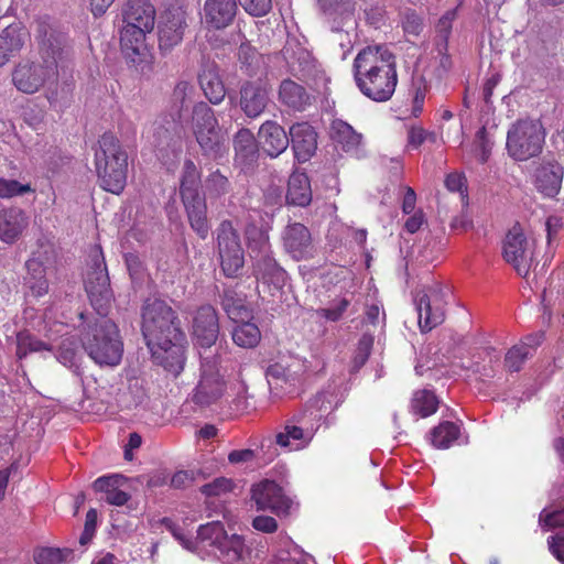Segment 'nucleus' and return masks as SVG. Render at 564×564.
<instances>
[{"label":"nucleus","mask_w":564,"mask_h":564,"mask_svg":"<svg viewBox=\"0 0 564 564\" xmlns=\"http://www.w3.org/2000/svg\"><path fill=\"white\" fill-rule=\"evenodd\" d=\"M456 19V10H449L443 14L436 24V31L441 34H447L452 31V24Z\"/></svg>","instance_id":"0e129e2a"},{"label":"nucleus","mask_w":564,"mask_h":564,"mask_svg":"<svg viewBox=\"0 0 564 564\" xmlns=\"http://www.w3.org/2000/svg\"><path fill=\"white\" fill-rule=\"evenodd\" d=\"M539 522L544 529L564 527V509L554 512H549L546 509H543L540 513Z\"/></svg>","instance_id":"4d7b16f0"},{"label":"nucleus","mask_w":564,"mask_h":564,"mask_svg":"<svg viewBox=\"0 0 564 564\" xmlns=\"http://www.w3.org/2000/svg\"><path fill=\"white\" fill-rule=\"evenodd\" d=\"M163 523L170 530L173 536L181 543V545L192 552L196 551L198 543L210 545L218 550L229 536L224 525L219 521H213L200 525L197 531V540H193L187 536L169 519H164Z\"/></svg>","instance_id":"f8f14e48"},{"label":"nucleus","mask_w":564,"mask_h":564,"mask_svg":"<svg viewBox=\"0 0 564 564\" xmlns=\"http://www.w3.org/2000/svg\"><path fill=\"white\" fill-rule=\"evenodd\" d=\"M491 147L492 143L486 137V129L481 128L475 140V155L479 162L485 163L488 160Z\"/></svg>","instance_id":"864d4df0"},{"label":"nucleus","mask_w":564,"mask_h":564,"mask_svg":"<svg viewBox=\"0 0 564 564\" xmlns=\"http://www.w3.org/2000/svg\"><path fill=\"white\" fill-rule=\"evenodd\" d=\"M229 189V182L218 171L213 172L205 181V192L209 197H218Z\"/></svg>","instance_id":"de8ad7c7"},{"label":"nucleus","mask_w":564,"mask_h":564,"mask_svg":"<svg viewBox=\"0 0 564 564\" xmlns=\"http://www.w3.org/2000/svg\"><path fill=\"white\" fill-rule=\"evenodd\" d=\"M142 333L154 360L178 375L185 361V335L172 307L159 299L148 300L142 312Z\"/></svg>","instance_id":"f257e3e1"},{"label":"nucleus","mask_w":564,"mask_h":564,"mask_svg":"<svg viewBox=\"0 0 564 564\" xmlns=\"http://www.w3.org/2000/svg\"><path fill=\"white\" fill-rule=\"evenodd\" d=\"M350 305V301L347 299H338L332 302L328 307L318 308L315 311L316 316L325 318L329 322L339 321L344 313L347 311Z\"/></svg>","instance_id":"a18cd8bd"},{"label":"nucleus","mask_w":564,"mask_h":564,"mask_svg":"<svg viewBox=\"0 0 564 564\" xmlns=\"http://www.w3.org/2000/svg\"><path fill=\"white\" fill-rule=\"evenodd\" d=\"M28 275L25 283L32 293L36 297H41L48 291V283L45 278V267L36 259L31 258L26 261Z\"/></svg>","instance_id":"58836bf2"},{"label":"nucleus","mask_w":564,"mask_h":564,"mask_svg":"<svg viewBox=\"0 0 564 564\" xmlns=\"http://www.w3.org/2000/svg\"><path fill=\"white\" fill-rule=\"evenodd\" d=\"M191 129L204 155L218 159L225 154V138L214 110L207 104L199 102L194 107Z\"/></svg>","instance_id":"423d86ee"},{"label":"nucleus","mask_w":564,"mask_h":564,"mask_svg":"<svg viewBox=\"0 0 564 564\" xmlns=\"http://www.w3.org/2000/svg\"><path fill=\"white\" fill-rule=\"evenodd\" d=\"M438 401L435 394L429 390H420L413 394L411 408L412 411L422 417H426L436 412Z\"/></svg>","instance_id":"79ce46f5"},{"label":"nucleus","mask_w":564,"mask_h":564,"mask_svg":"<svg viewBox=\"0 0 564 564\" xmlns=\"http://www.w3.org/2000/svg\"><path fill=\"white\" fill-rule=\"evenodd\" d=\"M254 458V452L252 449H236L229 453L228 460L231 464H242L251 462Z\"/></svg>","instance_id":"338daca9"},{"label":"nucleus","mask_w":564,"mask_h":564,"mask_svg":"<svg viewBox=\"0 0 564 564\" xmlns=\"http://www.w3.org/2000/svg\"><path fill=\"white\" fill-rule=\"evenodd\" d=\"M95 167L101 188L119 195L127 183L128 155L120 141L111 133H104L95 150Z\"/></svg>","instance_id":"7ed1b4c3"},{"label":"nucleus","mask_w":564,"mask_h":564,"mask_svg":"<svg viewBox=\"0 0 564 564\" xmlns=\"http://www.w3.org/2000/svg\"><path fill=\"white\" fill-rule=\"evenodd\" d=\"M330 138L346 153H354L361 144L362 137L349 123L341 119L333 120Z\"/></svg>","instance_id":"c756f323"},{"label":"nucleus","mask_w":564,"mask_h":564,"mask_svg":"<svg viewBox=\"0 0 564 564\" xmlns=\"http://www.w3.org/2000/svg\"><path fill=\"white\" fill-rule=\"evenodd\" d=\"M32 192L29 184H21L15 180L0 178V197L12 198Z\"/></svg>","instance_id":"8fccbe9b"},{"label":"nucleus","mask_w":564,"mask_h":564,"mask_svg":"<svg viewBox=\"0 0 564 564\" xmlns=\"http://www.w3.org/2000/svg\"><path fill=\"white\" fill-rule=\"evenodd\" d=\"M93 259L95 268L94 271L87 273L85 288L91 304L99 314H102L111 301L109 278L99 248L93 250Z\"/></svg>","instance_id":"9b49d317"},{"label":"nucleus","mask_w":564,"mask_h":564,"mask_svg":"<svg viewBox=\"0 0 564 564\" xmlns=\"http://www.w3.org/2000/svg\"><path fill=\"white\" fill-rule=\"evenodd\" d=\"M57 78L56 66L51 63L20 62L12 70L11 80L18 91L33 95Z\"/></svg>","instance_id":"6e6552de"},{"label":"nucleus","mask_w":564,"mask_h":564,"mask_svg":"<svg viewBox=\"0 0 564 564\" xmlns=\"http://www.w3.org/2000/svg\"><path fill=\"white\" fill-rule=\"evenodd\" d=\"M124 395L127 397L126 406L131 408L141 404L147 398L144 381L137 377L130 378L128 380V391Z\"/></svg>","instance_id":"c03bdc74"},{"label":"nucleus","mask_w":564,"mask_h":564,"mask_svg":"<svg viewBox=\"0 0 564 564\" xmlns=\"http://www.w3.org/2000/svg\"><path fill=\"white\" fill-rule=\"evenodd\" d=\"M258 143L270 158H278L288 149L290 138L282 126L275 121L268 120L259 128Z\"/></svg>","instance_id":"4be33fe9"},{"label":"nucleus","mask_w":564,"mask_h":564,"mask_svg":"<svg viewBox=\"0 0 564 564\" xmlns=\"http://www.w3.org/2000/svg\"><path fill=\"white\" fill-rule=\"evenodd\" d=\"M403 30L411 35H419L423 31V22L415 12H408L403 19Z\"/></svg>","instance_id":"bf43d9fd"},{"label":"nucleus","mask_w":564,"mask_h":564,"mask_svg":"<svg viewBox=\"0 0 564 564\" xmlns=\"http://www.w3.org/2000/svg\"><path fill=\"white\" fill-rule=\"evenodd\" d=\"M218 254L227 276H235L245 262L240 238L230 221H223L217 229Z\"/></svg>","instance_id":"1a4fd4ad"},{"label":"nucleus","mask_w":564,"mask_h":564,"mask_svg":"<svg viewBox=\"0 0 564 564\" xmlns=\"http://www.w3.org/2000/svg\"><path fill=\"white\" fill-rule=\"evenodd\" d=\"M446 290L438 283L424 286L417 292L414 303L422 332H429L445 318Z\"/></svg>","instance_id":"0eeeda50"},{"label":"nucleus","mask_w":564,"mask_h":564,"mask_svg":"<svg viewBox=\"0 0 564 564\" xmlns=\"http://www.w3.org/2000/svg\"><path fill=\"white\" fill-rule=\"evenodd\" d=\"M240 6L253 17L265 15L272 7L271 0H238Z\"/></svg>","instance_id":"5fc2aeb1"},{"label":"nucleus","mask_w":564,"mask_h":564,"mask_svg":"<svg viewBox=\"0 0 564 564\" xmlns=\"http://www.w3.org/2000/svg\"><path fill=\"white\" fill-rule=\"evenodd\" d=\"M221 305L232 322L253 318L252 310L248 305L246 296L234 289L225 290Z\"/></svg>","instance_id":"72a5a7b5"},{"label":"nucleus","mask_w":564,"mask_h":564,"mask_svg":"<svg viewBox=\"0 0 564 564\" xmlns=\"http://www.w3.org/2000/svg\"><path fill=\"white\" fill-rule=\"evenodd\" d=\"M237 12L235 0H206L204 20L209 29L221 30L229 25Z\"/></svg>","instance_id":"a878e982"},{"label":"nucleus","mask_w":564,"mask_h":564,"mask_svg":"<svg viewBox=\"0 0 564 564\" xmlns=\"http://www.w3.org/2000/svg\"><path fill=\"white\" fill-rule=\"evenodd\" d=\"M551 553L561 562H564V534H556L547 539Z\"/></svg>","instance_id":"680f3d73"},{"label":"nucleus","mask_w":564,"mask_h":564,"mask_svg":"<svg viewBox=\"0 0 564 564\" xmlns=\"http://www.w3.org/2000/svg\"><path fill=\"white\" fill-rule=\"evenodd\" d=\"M251 499L258 510H269L278 516L286 514L293 503L276 482L268 479L252 487Z\"/></svg>","instance_id":"4468645a"},{"label":"nucleus","mask_w":564,"mask_h":564,"mask_svg":"<svg viewBox=\"0 0 564 564\" xmlns=\"http://www.w3.org/2000/svg\"><path fill=\"white\" fill-rule=\"evenodd\" d=\"M545 142V129L540 120L519 119L507 132L506 149L516 161H528L538 156Z\"/></svg>","instance_id":"39448f33"},{"label":"nucleus","mask_w":564,"mask_h":564,"mask_svg":"<svg viewBox=\"0 0 564 564\" xmlns=\"http://www.w3.org/2000/svg\"><path fill=\"white\" fill-rule=\"evenodd\" d=\"M180 183L182 199H192L193 196L200 195V171L191 159L184 161Z\"/></svg>","instance_id":"4c0bfd02"},{"label":"nucleus","mask_w":564,"mask_h":564,"mask_svg":"<svg viewBox=\"0 0 564 564\" xmlns=\"http://www.w3.org/2000/svg\"><path fill=\"white\" fill-rule=\"evenodd\" d=\"M332 394L323 392L318 394L311 404V414L321 417L323 413L333 410Z\"/></svg>","instance_id":"13d9d810"},{"label":"nucleus","mask_w":564,"mask_h":564,"mask_svg":"<svg viewBox=\"0 0 564 564\" xmlns=\"http://www.w3.org/2000/svg\"><path fill=\"white\" fill-rule=\"evenodd\" d=\"M82 344L100 367H116L122 359L123 343L117 325L110 319L102 317L90 325L83 334Z\"/></svg>","instance_id":"20e7f679"},{"label":"nucleus","mask_w":564,"mask_h":564,"mask_svg":"<svg viewBox=\"0 0 564 564\" xmlns=\"http://www.w3.org/2000/svg\"><path fill=\"white\" fill-rule=\"evenodd\" d=\"M219 335V323L216 310L210 305L199 307L193 318V336L203 348L212 347Z\"/></svg>","instance_id":"6ab92c4d"},{"label":"nucleus","mask_w":564,"mask_h":564,"mask_svg":"<svg viewBox=\"0 0 564 564\" xmlns=\"http://www.w3.org/2000/svg\"><path fill=\"white\" fill-rule=\"evenodd\" d=\"M232 489V482L230 479L227 478H216L214 481L204 485L200 488V491L208 496H220L223 494H226Z\"/></svg>","instance_id":"6e6d98bb"},{"label":"nucleus","mask_w":564,"mask_h":564,"mask_svg":"<svg viewBox=\"0 0 564 564\" xmlns=\"http://www.w3.org/2000/svg\"><path fill=\"white\" fill-rule=\"evenodd\" d=\"M312 200V188L308 176L303 172H294L289 177L286 202L294 206H307Z\"/></svg>","instance_id":"473e14b6"},{"label":"nucleus","mask_w":564,"mask_h":564,"mask_svg":"<svg viewBox=\"0 0 564 564\" xmlns=\"http://www.w3.org/2000/svg\"><path fill=\"white\" fill-rule=\"evenodd\" d=\"M305 419L306 413L302 412L286 420L275 435V443L290 452L307 447L315 435V430L306 426Z\"/></svg>","instance_id":"ddd939ff"},{"label":"nucleus","mask_w":564,"mask_h":564,"mask_svg":"<svg viewBox=\"0 0 564 564\" xmlns=\"http://www.w3.org/2000/svg\"><path fill=\"white\" fill-rule=\"evenodd\" d=\"M193 230L202 238H207L209 225L207 220V206L202 195H195L192 199H182Z\"/></svg>","instance_id":"7c9ffc66"},{"label":"nucleus","mask_w":564,"mask_h":564,"mask_svg":"<svg viewBox=\"0 0 564 564\" xmlns=\"http://www.w3.org/2000/svg\"><path fill=\"white\" fill-rule=\"evenodd\" d=\"M199 84L212 104H219L226 96V88L216 65H206L199 74Z\"/></svg>","instance_id":"2f4dec72"},{"label":"nucleus","mask_w":564,"mask_h":564,"mask_svg":"<svg viewBox=\"0 0 564 564\" xmlns=\"http://www.w3.org/2000/svg\"><path fill=\"white\" fill-rule=\"evenodd\" d=\"M258 140L249 129L239 130L234 139L236 164L249 167L258 159Z\"/></svg>","instance_id":"c85d7f7f"},{"label":"nucleus","mask_w":564,"mask_h":564,"mask_svg":"<svg viewBox=\"0 0 564 564\" xmlns=\"http://www.w3.org/2000/svg\"><path fill=\"white\" fill-rule=\"evenodd\" d=\"M267 379L270 386L279 387L281 381L291 382L294 380V373L284 365L276 362L270 365L267 369Z\"/></svg>","instance_id":"09e8293b"},{"label":"nucleus","mask_w":564,"mask_h":564,"mask_svg":"<svg viewBox=\"0 0 564 564\" xmlns=\"http://www.w3.org/2000/svg\"><path fill=\"white\" fill-rule=\"evenodd\" d=\"M70 551L67 549L43 547L34 555L36 564H59L67 560Z\"/></svg>","instance_id":"49530a36"},{"label":"nucleus","mask_w":564,"mask_h":564,"mask_svg":"<svg viewBox=\"0 0 564 564\" xmlns=\"http://www.w3.org/2000/svg\"><path fill=\"white\" fill-rule=\"evenodd\" d=\"M459 436L458 425L452 422H442L440 425L434 427L431 432V442L434 447L446 449L453 445V443Z\"/></svg>","instance_id":"a19ab883"},{"label":"nucleus","mask_w":564,"mask_h":564,"mask_svg":"<svg viewBox=\"0 0 564 564\" xmlns=\"http://www.w3.org/2000/svg\"><path fill=\"white\" fill-rule=\"evenodd\" d=\"M269 102V89L262 82H247L241 86L239 105L249 118L259 117Z\"/></svg>","instance_id":"412c9836"},{"label":"nucleus","mask_w":564,"mask_h":564,"mask_svg":"<svg viewBox=\"0 0 564 564\" xmlns=\"http://www.w3.org/2000/svg\"><path fill=\"white\" fill-rule=\"evenodd\" d=\"M373 345V337L371 335L365 334L358 341L357 349L354 356V366L355 368H360L367 361L371 348Z\"/></svg>","instance_id":"3c124183"},{"label":"nucleus","mask_w":564,"mask_h":564,"mask_svg":"<svg viewBox=\"0 0 564 564\" xmlns=\"http://www.w3.org/2000/svg\"><path fill=\"white\" fill-rule=\"evenodd\" d=\"M48 346L34 338L26 332H20L17 335V356L21 359L30 352H36L42 350H48Z\"/></svg>","instance_id":"37998d69"},{"label":"nucleus","mask_w":564,"mask_h":564,"mask_svg":"<svg viewBox=\"0 0 564 564\" xmlns=\"http://www.w3.org/2000/svg\"><path fill=\"white\" fill-rule=\"evenodd\" d=\"M29 226L26 214L19 208L0 212V239L6 243L17 241Z\"/></svg>","instance_id":"cd10ccee"},{"label":"nucleus","mask_w":564,"mask_h":564,"mask_svg":"<svg viewBox=\"0 0 564 564\" xmlns=\"http://www.w3.org/2000/svg\"><path fill=\"white\" fill-rule=\"evenodd\" d=\"M354 77L359 90L375 101H387L398 84L395 54L388 45L367 46L354 61Z\"/></svg>","instance_id":"f03ea898"},{"label":"nucleus","mask_w":564,"mask_h":564,"mask_svg":"<svg viewBox=\"0 0 564 564\" xmlns=\"http://www.w3.org/2000/svg\"><path fill=\"white\" fill-rule=\"evenodd\" d=\"M252 527L257 531L272 533L276 531L278 523L274 518L268 516H258L252 520Z\"/></svg>","instance_id":"052dcab7"},{"label":"nucleus","mask_w":564,"mask_h":564,"mask_svg":"<svg viewBox=\"0 0 564 564\" xmlns=\"http://www.w3.org/2000/svg\"><path fill=\"white\" fill-rule=\"evenodd\" d=\"M259 252L262 254L254 267L257 279L269 289L280 290L285 284L286 272L270 256V243L263 234L260 235Z\"/></svg>","instance_id":"f3484780"},{"label":"nucleus","mask_w":564,"mask_h":564,"mask_svg":"<svg viewBox=\"0 0 564 564\" xmlns=\"http://www.w3.org/2000/svg\"><path fill=\"white\" fill-rule=\"evenodd\" d=\"M299 556L300 553L295 550L293 554L289 551H282L269 564H301Z\"/></svg>","instance_id":"774afa93"},{"label":"nucleus","mask_w":564,"mask_h":564,"mask_svg":"<svg viewBox=\"0 0 564 564\" xmlns=\"http://www.w3.org/2000/svg\"><path fill=\"white\" fill-rule=\"evenodd\" d=\"M22 45L21 37H0V67L18 53Z\"/></svg>","instance_id":"603ef678"},{"label":"nucleus","mask_w":564,"mask_h":564,"mask_svg":"<svg viewBox=\"0 0 564 564\" xmlns=\"http://www.w3.org/2000/svg\"><path fill=\"white\" fill-rule=\"evenodd\" d=\"M542 336H528L523 341L513 346L506 355V366L510 371H518L528 358L530 349L541 343Z\"/></svg>","instance_id":"ea45409f"},{"label":"nucleus","mask_w":564,"mask_h":564,"mask_svg":"<svg viewBox=\"0 0 564 564\" xmlns=\"http://www.w3.org/2000/svg\"><path fill=\"white\" fill-rule=\"evenodd\" d=\"M425 223V217L422 210L414 212L405 221L404 228L408 232H416Z\"/></svg>","instance_id":"69168bd1"},{"label":"nucleus","mask_w":564,"mask_h":564,"mask_svg":"<svg viewBox=\"0 0 564 564\" xmlns=\"http://www.w3.org/2000/svg\"><path fill=\"white\" fill-rule=\"evenodd\" d=\"M194 88L189 83L180 82L174 88L173 98L174 100L178 101L181 106H183L185 100L191 97Z\"/></svg>","instance_id":"e2e57ef3"},{"label":"nucleus","mask_w":564,"mask_h":564,"mask_svg":"<svg viewBox=\"0 0 564 564\" xmlns=\"http://www.w3.org/2000/svg\"><path fill=\"white\" fill-rule=\"evenodd\" d=\"M502 254L520 275H527L530 270L531 257L528 242L520 226H513L503 240Z\"/></svg>","instance_id":"dca6fc26"},{"label":"nucleus","mask_w":564,"mask_h":564,"mask_svg":"<svg viewBox=\"0 0 564 564\" xmlns=\"http://www.w3.org/2000/svg\"><path fill=\"white\" fill-rule=\"evenodd\" d=\"M285 251L295 260H307L316 252L310 230L300 223L290 224L283 235Z\"/></svg>","instance_id":"a211bd4d"},{"label":"nucleus","mask_w":564,"mask_h":564,"mask_svg":"<svg viewBox=\"0 0 564 564\" xmlns=\"http://www.w3.org/2000/svg\"><path fill=\"white\" fill-rule=\"evenodd\" d=\"M218 557L224 564H254L258 554L253 555L250 545L241 535L231 534L218 549Z\"/></svg>","instance_id":"bb28decb"},{"label":"nucleus","mask_w":564,"mask_h":564,"mask_svg":"<svg viewBox=\"0 0 564 564\" xmlns=\"http://www.w3.org/2000/svg\"><path fill=\"white\" fill-rule=\"evenodd\" d=\"M200 380L193 393V401L199 405H209L224 393L225 382L218 373L216 360L202 357Z\"/></svg>","instance_id":"2eb2a0df"},{"label":"nucleus","mask_w":564,"mask_h":564,"mask_svg":"<svg viewBox=\"0 0 564 564\" xmlns=\"http://www.w3.org/2000/svg\"><path fill=\"white\" fill-rule=\"evenodd\" d=\"M563 167L554 160H543L534 170L535 188L546 197L558 194L563 181Z\"/></svg>","instance_id":"aec40b11"},{"label":"nucleus","mask_w":564,"mask_h":564,"mask_svg":"<svg viewBox=\"0 0 564 564\" xmlns=\"http://www.w3.org/2000/svg\"><path fill=\"white\" fill-rule=\"evenodd\" d=\"M292 149L300 162L308 161L317 149V134L307 122H299L290 128Z\"/></svg>","instance_id":"b1692460"},{"label":"nucleus","mask_w":564,"mask_h":564,"mask_svg":"<svg viewBox=\"0 0 564 564\" xmlns=\"http://www.w3.org/2000/svg\"><path fill=\"white\" fill-rule=\"evenodd\" d=\"M155 25V9L149 0H127L122 8L121 35H147Z\"/></svg>","instance_id":"9d476101"},{"label":"nucleus","mask_w":564,"mask_h":564,"mask_svg":"<svg viewBox=\"0 0 564 564\" xmlns=\"http://www.w3.org/2000/svg\"><path fill=\"white\" fill-rule=\"evenodd\" d=\"M120 40L122 54L128 62L137 66L151 63L152 52L145 42L147 37H120Z\"/></svg>","instance_id":"f704fd0d"},{"label":"nucleus","mask_w":564,"mask_h":564,"mask_svg":"<svg viewBox=\"0 0 564 564\" xmlns=\"http://www.w3.org/2000/svg\"><path fill=\"white\" fill-rule=\"evenodd\" d=\"M252 318L246 321H235L236 326L232 328L231 337L234 343L242 348L256 347L261 339V332L258 325L251 322Z\"/></svg>","instance_id":"e433bc0d"},{"label":"nucleus","mask_w":564,"mask_h":564,"mask_svg":"<svg viewBox=\"0 0 564 564\" xmlns=\"http://www.w3.org/2000/svg\"><path fill=\"white\" fill-rule=\"evenodd\" d=\"M185 0H165L164 11L160 17L158 29L161 35H182L187 28Z\"/></svg>","instance_id":"5701e85b"},{"label":"nucleus","mask_w":564,"mask_h":564,"mask_svg":"<svg viewBox=\"0 0 564 564\" xmlns=\"http://www.w3.org/2000/svg\"><path fill=\"white\" fill-rule=\"evenodd\" d=\"M279 100L289 108L302 110L308 104L305 88L291 79H284L279 87Z\"/></svg>","instance_id":"c9c22d12"},{"label":"nucleus","mask_w":564,"mask_h":564,"mask_svg":"<svg viewBox=\"0 0 564 564\" xmlns=\"http://www.w3.org/2000/svg\"><path fill=\"white\" fill-rule=\"evenodd\" d=\"M94 489L104 494L102 499L112 506H123L130 499L128 479L122 475L102 476L94 481Z\"/></svg>","instance_id":"393cba45"}]
</instances>
